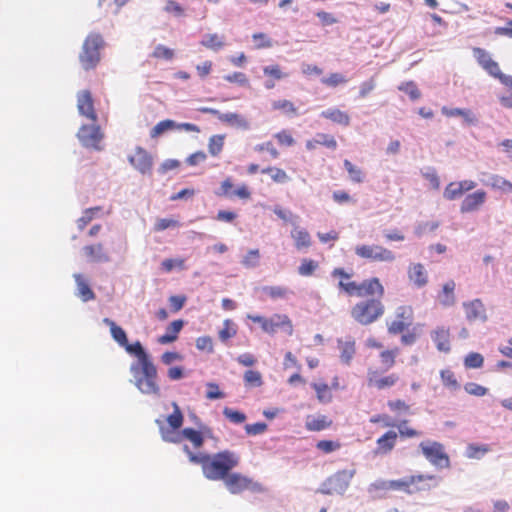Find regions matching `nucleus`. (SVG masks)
<instances>
[{
    "label": "nucleus",
    "instance_id": "f257e3e1",
    "mask_svg": "<svg viewBox=\"0 0 512 512\" xmlns=\"http://www.w3.org/2000/svg\"><path fill=\"white\" fill-rule=\"evenodd\" d=\"M183 451L191 463L201 466L204 477L212 481L223 480L240 462L239 455L230 450L215 454H196L188 445H184Z\"/></svg>",
    "mask_w": 512,
    "mask_h": 512
},
{
    "label": "nucleus",
    "instance_id": "f03ea898",
    "mask_svg": "<svg viewBox=\"0 0 512 512\" xmlns=\"http://www.w3.org/2000/svg\"><path fill=\"white\" fill-rule=\"evenodd\" d=\"M172 406L174 410L166 418L169 427L163 426L159 420L156 421L160 425L159 430L162 439L174 444H179L185 439L192 444L194 449H200L204 444L205 437H212V429L201 425L199 430L193 428L179 430L184 421L183 413L176 402H173Z\"/></svg>",
    "mask_w": 512,
    "mask_h": 512
},
{
    "label": "nucleus",
    "instance_id": "7ed1b4c3",
    "mask_svg": "<svg viewBox=\"0 0 512 512\" xmlns=\"http://www.w3.org/2000/svg\"><path fill=\"white\" fill-rule=\"evenodd\" d=\"M122 347L132 355L137 357V362L132 363L130 371L135 379V386L143 394L159 395L160 387L157 382V368L154 365L151 356L144 350L142 344L136 341L133 344L127 342Z\"/></svg>",
    "mask_w": 512,
    "mask_h": 512
},
{
    "label": "nucleus",
    "instance_id": "20e7f679",
    "mask_svg": "<svg viewBox=\"0 0 512 512\" xmlns=\"http://www.w3.org/2000/svg\"><path fill=\"white\" fill-rule=\"evenodd\" d=\"M331 276L339 279L337 285L338 290L348 297L362 298L374 295L383 297L385 293L384 286L377 277H371L357 282L352 279V273L347 272L341 267L334 268L331 272Z\"/></svg>",
    "mask_w": 512,
    "mask_h": 512
},
{
    "label": "nucleus",
    "instance_id": "39448f33",
    "mask_svg": "<svg viewBox=\"0 0 512 512\" xmlns=\"http://www.w3.org/2000/svg\"><path fill=\"white\" fill-rule=\"evenodd\" d=\"M361 300L355 303L350 310L351 318L362 326H368L378 321L385 313L382 297Z\"/></svg>",
    "mask_w": 512,
    "mask_h": 512
},
{
    "label": "nucleus",
    "instance_id": "423d86ee",
    "mask_svg": "<svg viewBox=\"0 0 512 512\" xmlns=\"http://www.w3.org/2000/svg\"><path fill=\"white\" fill-rule=\"evenodd\" d=\"M104 42L100 34L91 33L83 43L80 62L85 70L93 69L100 61V49Z\"/></svg>",
    "mask_w": 512,
    "mask_h": 512
},
{
    "label": "nucleus",
    "instance_id": "0eeeda50",
    "mask_svg": "<svg viewBox=\"0 0 512 512\" xmlns=\"http://www.w3.org/2000/svg\"><path fill=\"white\" fill-rule=\"evenodd\" d=\"M355 254L371 262L392 263L396 260L395 253L378 244H360L355 247Z\"/></svg>",
    "mask_w": 512,
    "mask_h": 512
},
{
    "label": "nucleus",
    "instance_id": "6e6552de",
    "mask_svg": "<svg viewBox=\"0 0 512 512\" xmlns=\"http://www.w3.org/2000/svg\"><path fill=\"white\" fill-rule=\"evenodd\" d=\"M222 481L231 494H241L244 491H262V485L260 483L238 472L229 473Z\"/></svg>",
    "mask_w": 512,
    "mask_h": 512
},
{
    "label": "nucleus",
    "instance_id": "1a4fd4ad",
    "mask_svg": "<svg viewBox=\"0 0 512 512\" xmlns=\"http://www.w3.org/2000/svg\"><path fill=\"white\" fill-rule=\"evenodd\" d=\"M355 473L354 469L337 471L325 480L320 491L328 495L343 494L349 487Z\"/></svg>",
    "mask_w": 512,
    "mask_h": 512
},
{
    "label": "nucleus",
    "instance_id": "9d476101",
    "mask_svg": "<svg viewBox=\"0 0 512 512\" xmlns=\"http://www.w3.org/2000/svg\"><path fill=\"white\" fill-rule=\"evenodd\" d=\"M413 321V309L409 305H402L395 310V319L387 324V331L391 335L402 334Z\"/></svg>",
    "mask_w": 512,
    "mask_h": 512
},
{
    "label": "nucleus",
    "instance_id": "9b49d317",
    "mask_svg": "<svg viewBox=\"0 0 512 512\" xmlns=\"http://www.w3.org/2000/svg\"><path fill=\"white\" fill-rule=\"evenodd\" d=\"M77 137L81 144L87 148L102 149L100 143L104 135L100 126L95 124V122L91 125H82L77 133Z\"/></svg>",
    "mask_w": 512,
    "mask_h": 512
},
{
    "label": "nucleus",
    "instance_id": "f8f14e48",
    "mask_svg": "<svg viewBox=\"0 0 512 512\" xmlns=\"http://www.w3.org/2000/svg\"><path fill=\"white\" fill-rule=\"evenodd\" d=\"M432 476L412 475L407 478L390 480V490L403 491L412 494L425 489L423 484L427 480H431Z\"/></svg>",
    "mask_w": 512,
    "mask_h": 512
},
{
    "label": "nucleus",
    "instance_id": "ddd939ff",
    "mask_svg": "<svg viewBox=\"0 0 512 512\" xmlns=\"http://www.w3.org/2000/svg\"><path fill=\"white\" fill-rule=\"evenodd\" d=\"M200 112L213 115L220 122L237 129L248 130L250 128L248 120L238 113H221L219 110L210 107L200 108Z\"/></svg>",
    "mask_w": 512,
    "mask_h": 512
},
{
    "label": "nucleus",
    "instance_id": "4468645a",
    "mask_svg": "<svg viewBox=\"0 0 512 512\" xmlns=\"http://www.w3.org/2000/svg\"><path fill=\"white\" fill-rule=\"evenodd\" d=\"M400 377L397 373L382 374L376 369H368L367 371V385L370 388L377 390L390 389L395 386Z\"/></svg>",
    "mask_w": 512,
    "mask_h": 512
},
{
    "label": "nucleus",
    "instance_id": "2eb2a0df",
    "mask_svg": "<svg viewBox=\"0 0 512 512\" xmlns=\"http://www.w3.org/2000/svg\"><path fill=\"white\" fill-rule=\"evenodd\" d=\"M278 330H282L288 336L294 332V327L291 319L286 314H274L269 318L268 324L265 327V333L273 335Z\"/></svg>",
    "mask_w": 512,
    "mask_h": 512
},
{
    "label": "nucleus",
    "instance_id": "dca6fc26",
    "mask_svg": "<svg viewBox=\"0 0 512 512\" xmlns=\"http://www.w3.org/2000/svg\"><path fill=\"white\" fill-rule=\"evenodd\" d=\"M77 108L80 115L86 117L92 122L97 121L94 99L89 90H82L77 94Z\"/></svg>",
    "mask_w": 512,
    "mask_h": 512
},
{
    "label": "nucleus",
    "instance_id": "f3484780",
    "mask_svg": "<svg viewBox=\"0 0 512 512\" xmlns=\"http://www.w3.org/2000/svg\"><path fill=\"white\" fill-rule=\"evenodd\" d=\"M131 165L142 174L150 173L153 166L152 156L142 147H137L129 157Z\"/></svg>",
    "mask_w": 512,
    "mask_h": 512
},
{
    "label": "nucleus",
    "instance_id": "a211bd4d",
    "mask_svg": "<svg viewBox=\"0 0 512 512\" xmlns=\"http://www.w3.org/2000/svg\"><path fill=\"white\" fill-rule=\"evenodd\" d=\"M423 455L434 465H439L446 459L444 446L437 442H421L419 445Z\"/></svg>",
    "mask_w": 512,
    "mask_h": 512
},
{
    "label": "nucleus",
    "instance_id": "6ab92c4d",
    "mask_svg": "<svg viewBox=\"0 0 512 512\" xmlns=\"http://www.w3.org/2000/svg\"><path fill=\"white\" fill-rule=\"evenodd\" d=\"M487 193L484 190H477L473 193L467 194L462 200L460 211L461 213L476 212L486 202Z\"/></svg>",
    "mask_w": 512,
    "mask_h": 512
},
{
    "label": "nucleus",
    "instance_id": "aec40b11",
    "mask_svg": "<svg viewBox=\"0 0 512 512\" xmlns=\"http://www.w3.org/2000/svg\"><path fill=\"white\" fill-rule=\"evenodd\" d=\"M473 56L477 60L478 64L490 75H497L499 72V65L494 61L488 51L483 48H474Z\"/></svg>",
    "mask_w": 512,
    "mask_h": 512
},
{
    "label": "nucleus",
    "instance_id": "412c9836",
    "mask_svg": "<svg viewBox=\"0 0 512 512\" xmlns=\"http://www.w3.org/2000/svg\"><path fill=\"white\" fill-rule=\"evenodd\" d=\"M398 434L394 430H388L376 441L375 455H386L396 446Z\"/></svg>",
    "mask_w": 512,
    "mask_h": 512
},
{
    "label": "nucleus",
    "instance_id": "4be33fe9",
    "mask_svg": "<svg viewBox=\"0 0 512 512\" xmlns=\"http://www.w3.org/2000/svg\"><path fill=\"white\" fill-rule=\"evenodd\" d=\"M463 308L468 321L480 320L485 322L487 320L486 309L481 300L475 299L470 302H464Z\"/></svg>",
    "mask_w": 512,
    "mask_h": 512
},
{
    "label": "nucleus",
    "instance_id": "5701e85b",
    "mask_svg": "<svg viewBox=\"0 0 512 512\" xmlns=\"http://www.w3.org/2000/svg\"><path fill=\"white\" fill-rule=\"evenodd\" d=\"M408 279L418 288L424 287L428 283V273L421 263H411L407 270Z\"/></svg>",
    "mask_w": 512,
    "mask_h": 512
},
{
    "label": "nucleus",
    "instance_id": "b1692460",
    "mask_svg": "<svg viewBox=\"0 0 512 512\" xmlns=\"http://www.w3.org/2000/svg\"><path fill=\"white\" fill-rule=\"evenodd\" d=\"M85 257L91 262H109L110 256L102 243L86 245L82 249Z\"/></svg>",
    "mask_w": 512,
    "mask_h": 512
},
{
    "label": "nucleus",
    "instance_id": "393cba45",
    "mask_svg": "<svg viewBox=\"0 0 512 512\" xmlns=\"http://www.w3.org/2000/svg\"><path fill=\"white\" fill-rule=\"evenodd\" d=\"M333 421L326 415H308L305 419V428L311 432H319L332 426Z\"/></svg>",
    "mask_w": 512,
    "mask_h": 512
},
{
    "label": "nucleus",
    "instance_id": "a878e982",
    "mask_svg": "<svg viewBox=\"0 0 512 512\" xmlns=\"http://www.w3.org/2000/svg\"><path fill=\"white\" fill-rule=\"evenodd\" d=\"M335 150L337 148V141L334 136L326 133H317L315 138L306 141L305 146L307 150H315L318 146Z\"/></svg>",
    "mask_w": 512,
    "mask_h": 512
},
{
    "label": "nucleus",
    "instance_id": "bb28decb",
    "mask_svg": "<svg viewBox=\"0 0 512 512\" xmlns=\"http://www.w3.org/2000/svg\"><path fill=\"white\" fill-rule=\"evenodd\" d=\"M183 326L184 321L181 319L174 320L173 322H171L169 326L166 328V333L158 338V343L169 344L176 341L178 338V334L182 330Z\"/></svg>",
    "mask_w": 512,
    "mask_h": 512
},
{
    "label": "nucleus",
    "instance_id": "cd10ccee",
    "mask_svg": "<svg viewBox=\"0 0 512 512\" xmlns=\"http://www.w3.org/2000/svg\"><path fill=\"white\" fill-rule=\"evenodd\" d=\"M320 115L321 117L339 125L348 126L350 124V116L348 113L338 108H329L322 111Z\"/></svg>",
    "mask_w": 512,
    "mask_h": 512
},
{
    "label": "nucleus",
    "instance_id": "c85d7f7f",
    "mask_svg": "<svg viewBox=\"0 0 512 512\" xmlns=\"http://www.w3.org/2000/svg\"><path fill=\"white\" fill-rule=\"evenodd\" d=\"M482 181L487 186L499 189L505 193H512V183L499 175H488L487 179Z\"/></svg>",
    "mask_w": 512,
    "mask_h": 512
},
{
    "label": "nucleus",
    "instance_id": "c756f323",
    "mask_svg": "<svg viewBox=\"0 0 512 512\" xmlns=\"http://www.w3.org/2000/svg\"><path fill=\"white\" fill-rule=\"evenodd\" d=\"M74 278L77 284L78 296L82 299V301L88 302L94 300L95 293L90 288L84 277L81 274H75Z\"/></svg>",
    "mask_w": 512,
    "mask_h": 512
},
{
    "label": "nucleus",
    "instance_id": "7c9ffc66",
    "mask_svg": "<svg viewBox=\"0 0 512 512\" xmlns=\"http://www.w3.org/2000/svg\"><path fill=\"white\" fill-rule=\"evenodd\" d=\"M450 117H461L462 124L467 126H475L478 124V117L476 114L470 110L465 108H450Z\"/></svg>",
    "mask_w": 512,
    "mask_h": 512
},
{
    "label": "nucleus",
    "instance_id": "2f4dec72",
    "mask_svg": "<svg viewBox=\"0 0 512 512\" xmlns=\"http://www.w3.org/2000/svg\"><path fill=\"white\" fill-rule=\"evenodd\" d=\"M338 348L340 350V359L343 363L349 365L355 355V341H338Z\"/></svg>",
    "mask_w": 512,
    "mask_h": 512
},
{
    "label": "nucleus",
    "instance_id": "473e14b6",
    "mask_svg": "<svg viewBox=\"0 0 512 512\" xmlns=\"http://www.w3.org/2000/svg\"><path fill=\"white\" fill-rule=\"evenodd\" d=\"M291 237L293 238L295 247L298 250L306 249L311 246V236L305 229L295 228L291 232Z\"/></svg>",
    "mask_w": 512,
    "mask_h": 512
},
{
    "label": "nucleus",
    "instance_id": "72a5a7b5",
    "mask_svg": "<svg viewBox=\"0 0 512 512\" xmlns=\"http://www.w3.org/2000/svg\"><path fill=\"white\" fill-rule=\"evenodd\" d=\"M271 107L273 110L280 111L282 114L286 116L293 117L299 114L298 108L290 100L280 99L273 101Z\"/></svg>",
    "mask_w": 512,
    "mask_h": 512
},
{
    "label": "nucleus",
    "instance_id": "f704fd0d",
    "mask_svg": "<svg viewBox=\"0 0 512 512\" xmlns=\"http://www.w3.org/2000/svg\"><path fill=\"white\" fill-rule=\"evenodd\" d=\"M103 322L109 326L110 328V332H111V336L112 338L120 345V346H123V345H126L127 344V335H126V332L123 330V328H121L120 326H118L113 320L109 319V318H104L103 319Z\"/></svg>",
    "mask_w": 512,
    "mask_h": 512
},
{
    "label": "nucleus",
    "instance_id": "c9c22d12",
    "mask_svg": "<svg viewBox=\"0 0 512 512\" xmlns=\"http://www.w3.org/2000/svg\"><path fill=\"white\" fill-rule=\"evenodd\" d=\"M477 186V183L472 180H464L458 183L450 182V199H454L457 196L473 190Z\"/></svg>",
    "mask_w": 512,
    "mask_h": 512
},
{
    "label": "nucleus",
    "instance_id": "e433bc0d",
    "mask_svg": "<svg viewBox=\"0 0 512 512\" xmlns=\"http://www.w3.org/2000/svg\"><path fill=\"white\" fill-rule=\"evenodd\" d=\"M263 174H268L272 181L278 184L286 183L290 180L289 175L286 171L279 167L269 166L261 171Z\"/></svg>",
    "mask_w": 512,
    "mask_h": 512
},
{
    "label": "nucleus",
    "instance_id": "4c0bfd02",
    "mask_svg": "<svg viewBox=\"0 0 512 512\" xmlns=\"http://www.w3.org/2000/svg\"><path fill=\"white\" fill-rule=\"evenodd\" d=\"M237 331V325L231 319H226L223 321V328L218 332V337L221 342L226 343L237 335Z\"/></svg>",
    "mask_w": 512,
    "mask_h": 512
},
{
    "label": "nucleus",
    "instance_id": "58836bf2",
    "mask_svg": "<svg viewBox=\"0 0 512 512\" xmlns=\"http://www.w3.org/2000/svg\"><path fill=\"white\" fill-rule=\"evenodd\" d=\"M225 142V135L216 134L212 135L208 141V151L211 156L217 157L221 154Z\"/></svg>",
    "mask_w": 512,
    "mask_h": 512
},
{
    "label": "nucleus",
    "instance_id": "ea45409f",
    "mask_svg": "<svg viewBox=\"0 0 512 512\" xmlns=\"http://www.w3.org/2000/svg\"><path fill=\"white\" fill-rule=\"evenodd\" d=\"M261 291L272 300L284 299L291 293L288 288L283 286H264Z\"/></svg>",
    "mask_w": 512,
    "mask_h": 512
},
{
    "label": "nucleus",
    "instance_id": "a19ab883",
    "mask_svg": "<svg viewBox=\"0 0 512 512\" xmlns=\"http://www.w3.org/2000/svg\"><path fill=\"white\" fill-rule=\"evenodd\" d=\"M398 354L399 349L397 347L393 349L383 350L379 355L382 366L386 370L391 369L396 363V357L398 356Z\"/></svg>",
    "mask_w": 512,
    "mask_h": 512
},
{
    "label": "nucleus",
    "instance_id": "79ce46f5",
    "mask_svg": "<svg viewBox=\"0 0 512 512\" xmlns=\"http://www.w3.org/2000/svg\"><path fill=\"white\" fill-rule=\"evenodd\" d=\"M313 389L316 392V397L321 403H329L332 401L331 388L326 383H313Z\"/></svg>",
    "mask_w": 512,
    "mask_h": 512
},
{
    "label": "nucleus",
    "instance_id": "37998d69",
    "mask_svg": "<svg viewBox=\"0 0 512 512\" xmlns=\"http://www.w3.org/2000/svg\"><path fill=\"white\" fill-rule=\"evenodd\" d=\"M101 210L100 206L85 209L82 216L77 220L78 228L83 230Z\"/></svg>",
    "mask_w": 512,
    "mask_h": 512
},
{
    "label": "nucleus",
    "instance_id": "c03bdc74",
    "mask_svg": "<svg viewBox=\"0 0 512 512\" xmlns=\"http://www.w3.org/2000/svg\"><path fill=\"white\" fill-rule=\"evenodd\" d=\"M489 446L486 444L476 445L469 444L465 451V456L470 459H481L484 455L489 452Z\"/></svg>",
    "mask_w": 512,
    "mask_h": 512
},
{
    "label": "nucleus",
    "instance_id": "a18cd8bd",
    "mask_svg": "<svg viewBox=\"0 0 512 512\" xmlns=\"http://www.w3.org/2000/svg\"><path fill=\"white\" fill-rule=\"evenodd\" d=\"M201 44L211 50L218 51L224 46L223 37L213 33L207 34Z\"/></svg>",
    "mask_w": 512,
    "mask_h": 512
},
{
    "label": "nucleus",
    "instance_id": "49530a36",
    "mask_svg": "<svg viewBox=\"0 0 512 512\" xmlns=\"http://www.w3.org/2000/svg\"><path fill=\"white\" fill-rule=\"evenodd\" d=\"M408 424V420H401L399 421L395 427H397L398 431H399V436L401 438H414V437H419L422 435V433L412 427H408L407 426Z\"/></svg>",
    "mask_w": 512,
    "mask_h": 512
},
{
    "label": "nucleus",
    "instance_id": "de8ad7c7",
    "mask_svg": "<svg viewBox=\"0 0 512 512\" xmlns=\"http://www.w3.org/2000/svg\"><path fill=\"white\" fill-rule=\"evenodd\" d=\"M174 128H176V123L173 120H169V119L163 120V121H160L159 123H157L152 128V130L150 131V136L152 138H157L164 132H166L168 130H172Z\"/></svg>",
    "mask_w": 512,
    "mask_h": 512
},
{
    "label": "nucleus",
    "instance_id": "09e8293b",
    "mask_svg": "<svg viewBox=\"0 0 512 512\" xmlns=\"http://www.w3.org/2000/svg\"><path fill=\"white\" fill-rule=\"evenodd\" d=\"M243 378L247 387H260L263 384L262 375L256 370L246 371Z\"/></svg>",
    "mask_w": 512,
    "mask_h": 512
},
{
    "label": "nucleus",
    "instance_id": "8fccbe9b",
    "mask_svg": "<svg viewBox=\"0 0 512 512\" xmlns=\"http://www.w3.org/2000/svg\"><path fill=\"white\" fill-rule=\"evenodd\" d=\"M431 337L440 351H446L448 349L446 347L448 332L444 328L433 331Z\"/></svg>",
    "mask_w": 512,
    "mask_h": 512
},
{
    "label": "nucleus",
    "instance_id": "3c124183",
    "mask_svg": "<svg viewBox=\"0 0 512 512\" xmlns=\"http://www.w3.org/2000/svg\"><path fill=\"white\" fill-rule=\"evenodd\" d=\"M318 268V263L312 259L305 258L301 261L300 266L298 267V273L301 276H311Z\"/></svg>",
    "mask_w": 512,
    "mask_h": 512
},
{
    "label": "nucleus",
    "instance_id": "603ef678",
    "mask_svg": "<svg viewBox=\"0 0 512 512\" xmlns=\"http://www.w3.org/2000/svg\"><path fill=\"white\" fill-rule=\"evenodd\" d=\"M398 89L400 91H403L404 93H406L409 96V98L413 101H415L421 97V92L419 91L416 83L413 81H408V82L402 83L398 87Z\"/></svg>",
    "mask_w": 512,
    "mask_h": 512
},
{
    "label": "nucleus",
    "instance_id": "864d4df0",
    "mask_svg": "<svg viewBox=\"0 0 512 512\" xmlns=\"http://www.w3.org/2000/svg\"><path fill=\"white\" fill-rule=\"evenodd\" d=\"M344 167L347 170L350 179L355 183L363 182L364 175L360 168L353 165L349 160H344Z\"/></svg>",
    "mask_w": 512,
    "mask_h": 512
},
{
    "label": "nucleus",
    "instance_id": "5fc2aeb1",
    "mask_svg": "<svg viewBox=\"0 0 512 512\" xmlns=\"http://www.w3.org/2000/svg\"><path fill=\"white\" fill-rule=\"evenodd\" d=\"M223 415L234 424H241L246 420V415L243 412L231 409L229 407H225L223 409Z\"/></svg>",
    "mask_w": 512,
    "mask_h": 512
},
{
    "label": "nucleus",
    "instance_id": "6e6d98bb",
    "mask_svg": "<svg viewBox=\"0 0 512 512\" xmlns=\"http://www.w3.org/2000/svg\"><path fill=\"white\" fill-rule=\"evenodd\" d=\"M484 358L480 353L471 352L464 359L466 368H480L483 366Z\"/></svg>",
    "mask_w": 512,
    "mask_h": 512
},
{
    "label": "nucleus",
    "instance_id": "4d7b16f0",
    "mask_svg": "<svg viewBox=\"0 0 512 512\" xmlns=\"http://www.w3.org/2000/svg\"><path fill=\"white\" fill-rule=\"evenodd\" d=\"M387 406L394 413L407 414L410 412V405L401 399L389 400Z\"/></svg>",
    "mask_w": 512,
    "mask_h": 512
},
{
    "label": "nucleus",
    "instance_id": "13d9d810",
    "mask_svg": "<svg viewBox=\"0 0 512 512\" xmlns=\"http://www.w3.org/2000/svg\"><path fill=\"white\" fill-rule=\"evenodd\" d=\"M321 82L328 87H337L345 84L347 79L340 73H331L329 76L322 78Z\"/></svg>",
    "mask_w": 512,
    "mask_h": 512
},
{
    "label": "nucleus",
    "instance_id": "bf43d9fd",
    "mask_svg": "<svg viewBox=\"0 0 512 512\" xmlns=\"http://www.w3.org/2000/svg\"><path fill=\"white\" fill-rule=\"evenodd\" d=\"M164 11L176 17H183L185 15L184 8L175 0H167L164 6Z\"/></svg>",
    "mask_w": 512,
    "mask_h": 512
},
{
    "label": "nucleus",
    "instance_id": "052dcab7",
    "mask_svg": "<svg viewBox=\"0 0 512 512\" xmlns=\"http://www.w3.org/2000/svg\"><path fill=\"white\" fill-rule=\"evenodd\" d=\"M152 57L156 59L171 60L174 57V51L164 45H157L152 52Z\"/></svg>",
    "mask_w": 512,
    "mask_h": 512
},
{
    "label": "nucleus",
    "instance_id": "680f3d73",
    "mask_svg": "<svg viewBox=\"0 0 512 512\" xmlns=\"http://www.w3.org/2000/svg\"><path fill=\"white\" fill-rule=\"evenodd\" d=\"M464 390L466 393L474 396H484L487 394L488 389L480 384L474 382H468L464 385Z\"/></svg>",
    "mask_w": 512,
    "mask_h": 512
},
{
    "label": "nucleus",
    "instance_id": "e2e57ef3",
    "mask_svg": "<svg viewBox=\"0 0 512 512\" xmlns=\"http://www.w3.org/2000/svg\"><path fill=\"white\" fill-rule=\"evenodd\" d=\"M274 137L281 146L290 147L295 144V140L288 130H281L276 133Z\"/></svg>",
    "mask_w": 512,
    "mask_h": 512
},
{
    "label": "nucleus",
    "instance_id": "0e129e2a",
    "mask_svg": "<svg viewBox=\"0 0 512 512\" xmlns=\"http://www.w3.org/2000/svg\"><path fill=\"white\" fill-rule=\"evenodd\" d=\"M180 223L179 221L175 219H168V218H162L158 219L154 224V230L156 232L164 231L168 228H175L179 227Z\"/></svg>",
    "mask_w": 512,
    "mask_h": 512
},
{
    "label": "nucleus",
    "instance_id": "69168bd1",
    "mask_svg": "<svg viewBox=\"0 0 512 512\" xmlns=\"http://www.w3.org/2000/svg\"><path fill=\"white\" fill-rule=\"evenodd\" d=\"M316 447L320 451L328 454L335 450H338L341 447V444L337 441H332V440H320L317 442Z\"/></svg>",
    "mask_w": 512,
    "mask_h": 512
},
{
    "label": "nucleus",
    "instance_id": "338daca9",
    "mask_svg": "<svg viewBox=\"0 0 512 512\" xmlns=\"http://www.w3.org/2000/svg\"><path fill=\"white\" fill-rule=\"evenodd\" d=\"M376 87V80L371 77L367 81L361 83L359 87V98H366Z\"/></svg>",
    "mask_w": 512,
    "mask_h": 512
},
{
    "label": "nucleus",
    "instance_id": "774afa93",
    "mask_svg": "<svg viewBox=\"0 0 512 512\" xmlns=\"http://www.w3.org/2000/svg\"><path fill=\"white\" fill-rule=\"evenodd\" d=\"M196 348L201 351L212 353L214 350L212 338L210 336H202L197 338Z\"/></svg>",
    "mask_w": 512,
    "mask_h": 512
}]
</instances>
